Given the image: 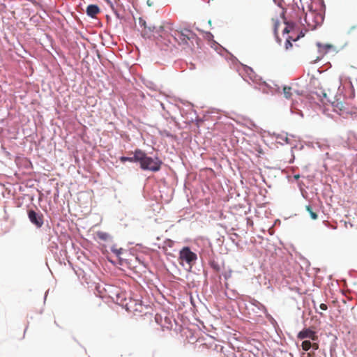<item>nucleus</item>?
I'll use <instances>...</instances> for the list:
<instances>
[{"label":"nucleus","mask_w":357,"mask_h":357,"mask_svg":"<svg viewBox=\"0 0 357 357\" xmlns=\"http://www.w3.org/2000/svg\"><path fill=\"white\" fill-rule=\"evenodd\" d=\"M239 75L242 78L248 81L247 78H249L254 84H256L255 88L261 91L264 94H270L274 96L280 93V88L273 82L268 83L262 80V78L257 75L252 68L241 64V67L238 69Z\"/></svg>","instance_id":"obj_1"},{"label":"nucleus","mask_w":357,"mask_h":357,"mask_svg":"<svg viewBox=\"0 0 357 357\" xmlns=\"http://www.w3.org/2000/svg\"><path fill=\"white\" fill-rule=\"evenodd\" d=\"M137 163L143 171L157 172L161 169L162 160L155 155H148L146 153L139 149Z\"/></svg>","instance_id":"obj_2"},{"label":"nucleus","mask_w":357,"mask_h":357,"mask_svg":"<svg viewBox=\"0 0 357 357\" xmlns=\"http://www.w3.org/2000/svg\"><path fill=\"white\" fill-rule=\"evenodd\" d=\"M174 37L180 44L186 45L189 47H194L195 43L198 45L199 40L197 34L188 29L175 31Z\"/></svg>","instance_id":"obj_3"},{"label":"nucleus","mask_w":357,"mask_h":357,"mask_svg":"<svg viewBox=\"0 0 357 357\" xmlns=\"http://www.w3.org/2000/svg\"><path fill=\"white\" fill-rule=\"evenodd\" d=\"M178 258L181 261V265L185 267V270L190 271L192 265L197 260V255L191 250L190 247L185 246L179 251Z\"/></svg>","instance_id":"obj_4"},{"label":"nucleus","mask_w":357,"mask_h":357,"mask_svg":"<svg viewBox=\"0 0 357 357\" xmlns=\"http://www.w3.org/2000/svg\"><path fill=\"white\" fill-rule=\"evenodd\" d=\"M247 309L251 310L257 317H262L263 313L266 312V306L257 300L249 297Z\"/></svg>","instance_id":"obj_5"},{"label":"nucleus","mask_w":357,"mask_h":357,"mask_svg":"<svg viewBox=\"0 0 357 357\" xmlns=\"http://www.w3.org/2000/svg\"><path fill=\"white\" fill-rule=\"evenodd\" d=\"M144 307H147L143 301L139 298H129L128 303L125 304V309L128 312H142Z\"/></svg>","instance_id":"obj_6"},{"label":"nucleus","mask_w":357,"mask_h":357,"mask_svg":"<svg viewBox=\"0 0 357 357\" xmlns=\"http://www.w3.org/2000/svg\"><path fill=\"white\" fill-rule=\"evenodd\" d=\"M27 215L29 221L36 228H40L43 223V215L40 211H36L33 209L27 211Z\"/></svg>","instance_id":"obj_7"},{"label":"nucleus","mask_w":357,"mask_h":357,"mask_svg":"<svg viewBox=\"0 0 357 357\" xmlns=\"http://www.w3.org/2000/svg\"><path fill=\"white\" fill-rule=\"evenodd\" d=\"M297 337L299 340H305L308 338L312 342L318 341V336L317 335V332L310 327L305 328L302 331H301L298 333Z\"/></svg>","instance_id":"obj_8"},{"label":"nucleus","mask_w":357,"mask_h":357,"mask_svg":"<svg viewBox=\"0 0 357 357\" xmlns=\"http://www.w3.org/2000/svg\"><path fill=\"white\" fill-rule=\"evenodd\" d=\"M114 301L125 308L126 303H128L127 294L126 292L118 291L115 293V297H112Z\"/></svg>","instance_id":"obj_9"},{"label":"nucleus","mask_w":357,"mask_h":357,"mask_svg":"<svg viewBox=\"0 0 357 357\" xmlns=\"http://www.w3.org/2000/svg\"><path fill=\"white\" fill-rule=\"evenodd\" d=\"M139 149H136L133 152L132 156H124L122 155L119 158V160L124 163L126 162H135L137 163L138 161V156H139Z\"/></svg>","instance_id":"obj_10"},{"label":"nucleus","mask_w":357,"mask_h":357,"mask_svg":"<svg viewBox=\"0 0 357 357\" xmlns=\"http://www.w3.org/2000/svg\"><path fill=\"white\" fill-rule=\"evenodd\" d=\"M303 350L308 351L312 350L313 351L319 349V344L317 342H311L310 340H304L301 344Z\"/></svg>","instance_id":"obj_11"},{"label":"nucleus","mask_w":357,"mask_h":357,"mask_svg":"<svg viewBox=\"0 0 357 357\" xmlns=\"http://www.w3.org/2000/svg\"><path fill=\"white\" fill-rule=\"evenodd\" d=\"M100 9L96 4L89 5L86 10V15L91 18H94L96 15L100 13Z\"/></svg>","instance_id":"obj_12"},{"label":"nucleus","mask_w":357,"mask_h":357,"mask_svg":"<svg viewBox=\"0 0 357 357\" xmlns=\"http://www.w3.org/2000/svg\"><path fill=\"white\" fill-rule=\"evenodd\" d=\"M206 36L208 40L211 41V47L212 48H213L216 51H218V48H220L222 50L227 51L223 47H222L219 43H218L216 41H215L213 40V35L211 32H209V31L206 32Z\"/></svg>","instance_id":"obj_13"},{"label":"nucleus","mask_w":357,"mask_h":357,"mask_svg":"<svg viewBox=\"0 0 357 357\" xmlns=\"http://www.w3.org/2000/svg\"><path fill=\"white\" fill-rule=\"evenodd\" d=\"M317 46L319 48V52L322 54H327L329 50L333 47L332 45L330 44H325L322 45L320 42L317 43Z\"/></svg>","instance_id":"obj_14"},{"label":"nucleus","mask_w":357,"mask_h":357,"mask_svg":"<svg viewBox=\"0 0 357 357\" xmlns=\"http://www.w3.org/2000/svg\"><path fill=\"white\" fill-rule=\"evenodd\" d=\"M284 23L286 25L285 28L282 31V33L284 35L286 33H289L296 26V24L294 22H289L284 20Z\"/></svg>","instance_id":"obj_15"},{"label":"nucleus","mask_w":357,"mask_h":357,"mask_svg":"<svg viewBox=\"0 0 357 357\" xmlns=\"http://www.w3.org/2000/svg\"><path fill=\"white\" fill-rule=\"evenodd\" d=\"M143 83L146 86V87H147L148 89H149L151 91H157L158 90H159V87L157 84H155L153 81L151 80H149V79H144L143 80Z\"/></svg>","instance_id":"obj_16"},{"label":"nucleus","mask_w":357,"mask_h":357,"mask_svg":"<svg viewBox=\"0 0 357 357\" xmlns=\"http://www.w3.org/2000/svg\"><path fill=\"white\" fill-rule=\"evenodd\" d=\"M97 236L103 241H107L112 239L111 236L108 233L104 231H98Z\"/></svg>","instance_id":"obj_17"},{"label":"nucleus","mask_w":357,"mask_h":357,"mask_svg":"<svg viewBox=\"0 0 357 357\" xmlns=\"http://www.w3.org/2000/svg\"><path fill=\"white\" fill-rule=\"evenodd\" d=\"M290 112L292 114H297V115L300 116L301 118L303 117V112L296 107L294 102H293L291 103V105L290 107Z\"/></svg>","instance_id":"obj_18"},{"label":"nucleus","mask_w":357,"mask_h":357,"mask_svg":"<svg viewBox=\"0 0 357 357\" xmlns=\"http://www.w3.org/2000/svg\"><path fill=\"white\" fill-rule=\"evenodd\" d=\"M238 294L236 290L230 289L225 292V296L231 299V300H235L238 298Z\"/></svg>","instance_id":"obj_19"},{"label":"nucleus","mask_w":357,"mask_h":357,"mask_svg":"<svg viewBox=\"0 0 357 357\" xmlns=\"http://www.w3.org/2000/svg\"><path fill=\"white\" fill-rule=\"evenodd\" d=\"M306 211L309 213L310 218L312 220H317L318 218L317 213L313 211L312 207L310 205L305 206Z\"/></svg>","instance_id":"obj_20"},{"label":"nucleus","mask_w":357,"mask_h":357,"mask_svg":"<svg viewBox=\"0 0 357 357\" xmlns=\"http://www.w3.org/2000/svg\"><path fill=\"white\" fill-rule=\"evenodd\" d=\"M291 88L290 86H284L283 87V94L285 98L290 99L292 96Z\"/></svg>","instance_id":"obj_21"},{"label":"nucleus","mask_w":357,"mask_h":357,"mask_svg":"<svg viewBox=\"0 0 357 357\" xmlns=\"http://www.w3.org/2000/svg\"><path fill=\"white\" fill-rule=\"evenodd\" d=\"M209 265L211 268L216 272H219L221 269L220 264L215 260H211Z\"/></svg>","instance_id":"obj_22"},{"label":"nucleus","mask_w":357,"mask_h":357,"mask_svg":"<svg viewBox=\"0 0 357 357\" xmlns=\"http://www.w3.org/2000/svg\"><path fill=\"white\" fill-rule=\"evenodd\" d=\"M111 251L112 253H114L118 258L121 259V255L123 252V249L122 248H119V249H117V248H115L114 246H112L111 248Z\"/></svg>","instance_id":"obj_23"},{"label":"nucleus","mask_w":357,"mask_h":357,"mask_svg":"<svg viewBox=\"0 0 357 357\" xmlns=\"http://www.w3.org/2000/svg\"><path fill=\"white\" fill-rule=\"evenodd\" d=\"M263 314L265 316V317L269 321V322L274 325L275 324H276V321L275 320V319L272 317L271 314H270L268 311L266 310V312H264Z\"/></svg>","instance_id":"obj_24"},{"label":"nucleus","mask_w":357,"mask_h":357,"mask_svg":"<svg viewBox=\"0 0 357 357\" xmlns=\"http://www.w3.org/2000/svg\"><path fill=\"white\" fill-rule=\"evenodd\" d=\"M263 314L265 316V317L269 321V322L274 325L275 324H276V321L275 320V319L272 317L271 314H270L268 311L266 310V312H264Z\"/></svg>","instance_id":"obj_25"},{"label":"nucleus","mask_w":357,"mask_h":357,"mask_svg":"<svg viewBox=\"0 0 357 357\" xmlns=\"http://www.w3.org/2000/svg\"><path fill=\"white\" fill-rule=\"evenodd\" d=\"M231 274L232 270L231 268H229L228 270L225 271L222 275L224 277L225 280H227L231 277Z\"/></svg>","instance_id":"obj_26"},{"label":"nucleus","mask_w":357,"mask_h":357,"mask_svg":"<svg viewBox=\"0 0 357 357\" xmlns=\"http://www.w3.org/2000/svg\"><path fill=\"white\" fill-rule=\"evenodd\" d=\"M291 40H292V38L291 36H289L286 41H285V48L287 50H288L289 48L291 47H292V43H291Z\"/></svg>","instance_id":"obj_27"},{"label":"nucleus","mask_w":357,"mask_h":357,"mask_svg":"<svg viewBox=\"0 0 357 357\" xmlns=\"http://www.w3.org/2000/svg\"><path fill=\"white\" fill-rule=\"evenodd\" d=\"M279 25H280L279 21L276 20L275 22L274 23V27H273L274 35H277Z\"/></svg>","instance_id":"obj_28"},{"label":"nucleus","mask_w":357,"mask_h":357,"mask_svg":"<svg viewBox=\"0 0 357 357\" xmlns=\"http://www.w3.org/2000/svg\"><path fill=\"white\" fill-rule=\"evenodd\" d=\"M318 96L321 98V100L324 101V98H326V93L324 91H321L320 93H316Z\"/></svg>","instance_id":"obj_29"},{"label":"nucleus","mask_w":357,"mask_h":357,"mask_svg":"<svg viewBox=\"0 0 357 357\" xmlns=\"http://www.w3.org/2000/svg\"><path fill=\"white\" fill-rule=\"evenodd\" d=\"M139 23L141 26H144V29H146V22L143 18H142V17L139 18Z\"/></svg>","instance_id":"obj_30"},{"label":"nucleus","mask_w":357,"mask_h":357,"mask_svg":"<svg viewBox=\"0 0 357 357\" xmlns=\"http://www.w3.org/2000/svg\"><path fill=\"white\" fill-rule=\"evenodd\" d=\"M333 105L336 107H338L340 109H342V108L344 107L343 103L342 102H338V101H337V102L335 104V102H333Z\"/></svg>","instance_id":"obj_31"},{"label":"nucleus","mask_w":357,"mask_h":357,"mask_svg":"<svg viewBox=\"0 0 357 357\" xmlns=\"http://www.w3.org/2000/svg\"><path fill=\"white\" fill-rule=\"evenodd\" d=\"M112 10L114 11V13L115 16L118 19H119V20H122L123 19V16L121 15L120 13L116 10H115L114 7L112 8Z\"/></svg>","instance_id":"obj_32"},{"label":"nucleus","mask_w":357,"mask_h":357,"mask_svg":"<svg viewBox=\"0 0 357 357\" xmlns=\"http://www.w3.org/2000/svg\"><path fill=\"white\" fill-rule=\"evenodd\" d=\"M150 33H151L148 32V30L145 29L144 31H142V36L143 38H149L150 37Z\"/></svg>","instance_id":"obj_33"},{"label":"nucleus","mask_w":357,"mask_h":357,"mask_svg":"<svg viewBox=\"0 0 357 357\" xmlns=\"http://www.w3.org/2000/svg\"><path fill=\"white\" fill-rule=\"evenodd\" d=\"M155 28V26H153V25H149V26H147V25H146V30H148V32H149V33H152V32H153V31H154Z\"/></svg>","instance_id":"obj_34"},{"label":"nucleus","mask_w":357,"mask_h":357,"mask_svg":"<svg viewBox=\"0 0 357 357\" xmlns=\"http://www.w3.org/2000/svg\"><path fill=\"white\" fill-rule=\"evenodd\" d=\"M319 309H320L321 310L326 311V310H327V309H328V306H327V305H326V304H325V303H321V304L319 305Z\"/></svg>","instance_id":"obj_35"},{"label":"nucleus","mask_w":357,"mask_h":357,"mask_svg":"<svg viewBox=\"0 0 357 357\" xmlns=\"http://www.w3.org/2000/svg\"><path fill=\"white\" fill-rule=\"evenodd\" d=\"M275 37L276 42H277L278 44H281L282 40H281V38L279 37L278 33H277V35H275Z\"/></svg>","instance_id":"obj_36"},{"label":"nucleus","mask_w":357,"mask_h":357,"mask_svg":"<svg viewBox=\"0 0 357 357\" xmlns=\"http://www.w3.org/2000/svg\"><path fill=\"white\" fill-rule=\"evenodd\" d=\"M298 38H303L304 36H305V33L303 31H301L299 33H298Z\"/></svg>","instance_id":"obj_37"},{"label":"nucleus","mask_w":357,"mask_h":357,"mask_svg":"<svg viewBox=\"0 0 357 357\" xmlns=\"http://www.w3.org/2000/svg\"><path fill=\"white\" fill-rule=\"evenodd\" d=\"M107 1V3L108 4L110 5V6L112 7V8L114 7L113 4H112V2L110 1V0H105Z\"/></svg>","instance_id":"obj_38"},{"label":"nucleus","mask_w":357,"mask_h":357,"mask_svg":"<svg viewBox=\"0 0 357 357\" xmlns=\"http://www.w3.org/2000/svg\"><path fill=\"white\" fill-rule=\"evenodd\" d=\"M294 177L295 180L298 181V178H300V175L299 174H296V175H294Z\"/></svg>","instance_id":"obj_39"},{"label":"nucleus","mask_w":357,"mask_h":357,"mask_svg":"<svg viewBox=\"0 0 357 357\" xmlns=\"http://www.w3.org/2000/svg\"><path fill=\"white\" fill-rule=\"evenodd\" d=\"M300 38H298V36H297V37L296 38H294V39L292 38V40L296 42V41L298 40Z\"/></svg>","instance_id":"obj_40"},{"label":"nucleus","mask_w":357,"mask_h":357,"mask_svg":"<svg viewBox=\"0 0 357 357\" xmlns=\"http://www.w3.org/2000/svg\"><path fill=\"white\" fill-rule=\"evenodd\" d=\"M147 4H148L149 6H151L153 3L150 1V0H148V1H147Z\"/></svg>","instance_id":"obj_41"},{"label":"nucleus","mask_w":357,"mask_h":357,"mask_svg":"<svg viewBox=\"0 0 357 357\" xmlns=\"http://www.w3.org/2000/svg\"><path fill=\"white\" fill-rule=\"evenodd\" d=\"M354 90L352 89L351 90V98H354Z\"/></svg>","instance_id":"obj_42"},{"label":"nucleus","mask_w":357,"mask_h":357,"mask_svg":"<svg viewBox=\"0 0 357 357\" xmlns=\"http://www.w3.org/2000/svg\"><path fill=\"white\" fill-rule=\"evenodd\" d=\"M298 185H299V187H300L301 190H302V188H301V184H300V183H298ZM301 192H303V191H301ZM302 196H304L303 192H302Z\"/></svg>","instance_id":"obj_43"},{"label":"nucleus","mask_w":357,"mask_h":357,"mask_svg":"<svg viewBox=\"0 0 357 357\" xmlns=\"http://www.w3.org/2000/svg\"><path fill=\"white\" fill-rule=\"evenodd\" d=\"M47 293H48V291H46V293H45V296H44V299H45H45H46V298H47Z\"/></svg>","instance_id":"obj_44"},{"label":"nucleus","mask_w":357,"mask_h":357,"mask_svg":"<svg viewBox=\"0 0 357 357\" xmlns=\"http://www.w3.org/2000/svg\"><path fill=\"white\" fill-rule=\"evenodd\" d=\"M320 17H321V22H323V21H324V16H322L321 15H320Z\"/></svg>","instance_id":"obj_45"},{"label":"nucleus","mask_w":357,"mask_h":357,"mask_svg":"<svg viewBox=\"0 0 357 357\" xmlns=\"http://www.w3.org/2000/svg\"><path fill=\"white\" fill-rule=\"evenodd\" d=\"M285 142L288 144L289 143V139L287 137H285Z\"/></svg>","instance_id":"obj_46"},{"label":"nucleus","mask_w":357,"mask_h":357,"mask_svg":"<svg viewBox=\"0 0 357 357\" xmlns=\"http://www.w3.org/2000/svg\"><path fill=\"white\" fill-rule=\"evenodd\" d=\"M160 105H161L162 109H165L164 105L162 103H160Z\"/></svg>","instance_id":"obj_47"},{"label":"nucleus","mask_w":357,"mask_h":357,"mask_svg":"<svg viewBox=\"0 0 357 357\" xmlns=\"http://www.w3.org/2000/svg\"><path fill=\"white\" fill-rule=\"evenodd\" d=\"M316 311H317V313H319V314H320L321 315H322V312H318V311H317V310H316Z\"/></svg>","instance_id":"obj_48"},{"label":"nucleus","mask_w":357,"mask_h":357,"mask_svg":"<svg viewBox=\"0 0 357 357\" xmlns=\"http://www.w3.org/2000/svg\"><path fill=\"white\" fill-rule=\"evenodd\" d=\"M296 92L297 94H298V95L300 94L299 91H296Z\"/></svg>","instance_id":"obj_49"},{"label":"nucleus","mask_w":357,"mask_h":357,"mask_svg":"<svg viewBox=\"0 0 357 357\" xmlns=\"http://www.w3.org/2000/svg\"><path fill=\"white\" fill-rule=\"evenodd\" d=\"M273 1L275 3V0H273Z\"/></svg>","instance_id":"obj_50"},{"label":"nucleus","mask_w":357,"mask_h":357,"mask_svg":"<svg viewBox=\"0 0 357 357\" xmlns=\"http://www.w3.org/2000/svg\"><path fill=\"white\" fill-rule=\"evenodd\" d=\"M210 0L208 1V3H209Z\"/></svg>","instance_id":"obj_51"},{"label":"nucleus","mask_w":357,"mask_h":357,"mask_svg":"<svg viewBox=\"0 0 357 357\" xmlns=\"http://www.w3.org/2000/svg\"><path fill=\"white\" fill-rule=\"evenodd\" d=\"M356 108H357V107H356Z\"/></svg>","instance_id":"obj_52"}]
</instances>
